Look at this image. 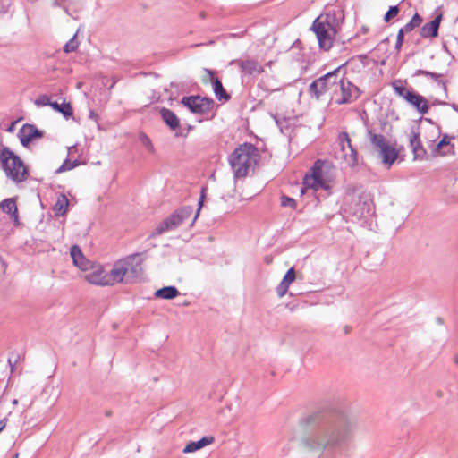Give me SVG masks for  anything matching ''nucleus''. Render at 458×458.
<instances>
[{
	"mask_svg": "<svg viewBox=\"0 0 458 458\" xmlns=\"http://www.w3.org/2000/svg\"><path fill=\"white\" fill-rule=\"evenodd\" d=\"M304 420L310 427L301 439L306 449L328 458L349 453L357 429V420L353 416L344 411L330 414L315 412Z\"/></svg>",
	"mask_w": 458,
	"mask_h": 458,
	"instance_id": "obj_1",
	"label": "nucleus"
},
{
	"mask_svg": "<svg viewBox=\"0 0 458 458\" xmlns=\"http://www.w3.org/2000/svg\"><path fill=\"white\" fill-rule=\"evenodd\" d=\"M142 267L139 254L127 256L117 260L109 271L110 285L120 283L131 284L140 278Z\"/></svg>",
	"mask_w": 458,
	"mask_h": 458,
	"instance_id": "obj_2",
	"label": "nucleus"
},
{
	"mask_svg": "<svg viewBox=\"0 0 458 458\" xmlns=\"http://www.w3.org/2000/svg\"><path fill=\"white\" fill-rule=\"evenodd\" d=\"M340 27V19L335 11L320 14L312 24L319 47L329 50Z\"/></svg>",
	"mask_w": 458,
	"mask_h": 458,
	"instance_id": "obj_3",
	"label": "nucleus"
},
{
	"mask_svg": "<svg viewBox=\"0 0 458 458\" xmlns=\"http://www.w3.org/2000/svg\"><path fill=\"white\" fill-rule=\"evenodd\" d=\"M258 148L251 143H243L229 156V164L236 178L247 176L250 168L258 162Z\"/></svg>",
	"mask_w": 458,
	"mask_h": 458,
	"instance_id": "obj_4",
	"label": "nucleus"
},
{
	"mask_svg": "<svg viewBox=\"0 0 458 458\" xmlns=\"http://www.w3.org/2000/svg\"><path fill=\"white\" fill-rule=\"evenodd\" d=\"M0 163L6 176L14 182H22L29 176V170L23 161L8 147H3L0 151Z\"/></svg>",
	"mask_w": 458,
	"mask_h": 458,
	"instance_id": "obj_5",
	"label": "nucleus"
},
{
	"mask_svg": "<svg viewBox=\"0 0 458 458\" xmlns=\"http://www.w3.org/2000/svg\"><path fill=\"white\" fill-rule=\"evenodd\" d=\"M368 138L372 146L377 149L383 165L389 169L398 158V151L395 146L382 134L368 131Z\"/></svg>",
	"mask_w": 458,
	"mask_h": 458,
	"instance_id": "obj_6",
	"label": "nucleus"
},
{
	"mask_svg": "<svg viewBox=\"0 0 458 458\" xmlns=\"http://www.w3.org/2000/svg\"><path fill=\"white\" fill-rule=\"evenodd\" d=\"M325 168V163L321 160H317L310 170V174H306L303 179L305 187L311 188L314 191L329 190L332 181Z\"/></svg>",
	"mask_w": 458,
	"mask_h": 458,
	"instance_id": "obj_7",
	"label": "nucleus"
},
{
	"mask_svg": "<svg viewBox=\"0 0 458 458\" xmlns=\"http://www.w3.org/2000/svg\"><path fill=\"white\" fill-rule=\"evenodd\" d=\"M192 213L191 207H183L177 209L170 216L160 222L154 231L150 233L149 237L153 238L162 233L176 229L182 223L190 218Z\"/></svg>",
	"mask_w": 458,
	"mask_h": 458,
	"instance_id": "obj_8",
	"label": "nucleus"
},
{
	"mask_svg": "<svg viewBox=\"0 0 458 458\" xmlns=\"http://www.w3.org/2000/svg\"><path fill=\"white\" fill-rule=\"evenodd\" d=\"M360 93L357 86L350 81L345 80L344 77H341L337 85L335 86L333 99H335L337 105L351 104L359 98Z\"/></svg>",
	"mask_w": 458,
	"mask_h": 458,
	"instance_id": "obj_9",
	"label": "nucleus"
},
{
	"mask_svg": "<svg viewBox=\"0 0 458 458\" xmlns=\"http://www.w3.org/2000/svg\"><path fill=\"white\" fill-rule=\"evenodd\" d=\"M338 72L339 68L315 80L310 85V93L318 99L323 94L329 92L331 94V98L333 99L335 86L337 85L340 79L338 77Z\"/></svg>",
	"mask_w": 458,
	"mask_h": 458,
	"instance_id": "obj_10",
	"label": "nucleus"
},
{
	"mask_svg": "<svg viewBox=\"0 0 458 458\" xmlns=\"http://www.w3.org/2000/svg\"><path fill=\"white\" fill-rule=\"evenodd\" d=\"M181 102L192 113L199 114H208L212 109L214 104L212 98L200 96L183 97Z\"/></svg>",
	"mask_w": 458,
	"mask_h": 458,
	"instance_id": "obj_11",
	"label": "nucleus"
},
{
	"mask_svg": "<svg viewBox=\"0 0 458 458\" xmlns=\"http://www.w3.org/2000/svg\"><path fill=\"white\" fill-rule=\"evenodd\" d=\"M89 271L85 274L84 278L91 284L107 286L110 285L109 271H105L100 264H92L89 266Z\"/></svg>",
	"mask_w": 458,
	"mask_h": 458,
	"instance_id": "obj_12",
	"label": "nucleus"
},
{
	"mask_svg": "<svg viewBox=\"0 0 458 458\" xmlns=\"http://www.w3.org/2000/svg\"><path fill=\"white\" fill-rule=\"evenodd\" d=\"M341 145V151L343 153V159L348 166H354L358 162L357 151L354 149L351 143V139L347 132H342L339 135Z\"/></svg>",
	"mask_w": 458,
	"mask_h": 458,
	"instance_id": "obj_13",
	"label": "nucleus"
},
{
	"mask_svg": "<svg viewBox=\"0 0 458 458\" xmlns=\"http://www.w3.org/2000/svg\"><path fill=\"white\" fill-rule=\"evenodd\" d=\"M240 71L247 75H257L264 72L263 66L255 59H237L232 62Z\"/></svg>",
	"mask_w": 458,
	"mask_h": 458,
	"instance_id": "obj_14",
	"label": "nucleus"
},
{
	"mask_svg": "<svg viewBox=\"0 0 458 458\" xmlns=\"http://www.w3.org/2000/svg\"><path fill=\"white\" fill-rule=\"evenodd\" d=\"M43 133L31 124L23 125L18 132V137L23 147H28L29 144L36 138L42 137Z\"/></svg>",
	"mask_w": 458,
	"mask_h": 458,
	"instance_id": "obj_15",
	"label": "nucleus"
},
{
	"mask_svg": "<svg viewBox=\"0 0 458 458\" xmlns=\"http://www.w3.org/2000/svg\"><path fill=\"white\" fill-rule=\"evenodd\" d=\"M406 97L405 101L416 108L420 114H425L428 113L429 106L423 96L412 91L411 94H407Z\"/></svg>",
	"mask_w": 458,
	"mask_h": 458,
	"instance_id": "obj_16",
	"label": "nucleus"
},
{
	"mask_svg": "<svg viewBox=\"0 0 458 458\" xmlns=\"http://www.w3.org/2000/svg\"><path fill=\"white\" fill-rule=\"evenodd\" d=\"M206 72L208 75L210 82L213 85V91L216 98L220 101H228L230 99V95L224 89L221 81L215 77V74L212 71L206 69Z\"/></svg>",
	"mask_w": 458,
	"mask_h": 458,
	"instance_id": "obj_17",
	"label": "nucleus"
},
{
	"mask_svg": "<svg viewBox=\"0 0 458 458\" xmlns=\"http://www.w3.org/2000/svg\"><path fill=\"white\" fill-rule=\"evenodd\" d=\"M409 143L412 150L414 159H424L427 152L420 142L419 132L412 131L409 138Z\"/></svg>",
	"mask_w": 458,
	"mask_h": 458,
	"instance_id": "obj_18",
	"label": "nucleus"
},
{
	"mask_svg": "<svg viewBox=\"0 0 458 458\" xmlns=\"http://www.w3.org/2000/svg\"><path fill=\"white\" fill-rule=\"evenodd\" d=\"M442 20V15H437L433 21L426 23L420 30V36L424 38H436L438 35V29Z\"/></svg>",
	"mask_w": 458,
	"mask_h": 458,
	"instance_id": "obj_19",
	"label": "nucleus"
},
{
	"mask_svg": "<svg viewBox=\"0 0 458 458\" xmlns=\"http://www.w3.org/2000/svg\"><path fill=\"white\" fill-rule=\"evenodd\" d=\"M70 254L75 266L83 271H87L89 269V266L91 262L84 257L79 246H72Z\"/></svg>",
	"mask_w": 458,
	"mask_h": 458,
	"instance_id": "obj_20",
	"label": "nucleus"
},
{
	"mask_svg": "<svg viewBox=\"0 0 458 458\" xmlns=\"http://www.w3.org/2000/svg\"><path fill=\"white\" fill-rule=\"evenodd\" d=\"M295 277H296L295 270L293 267H291L290 269H288V271L284 275L283 280L276 287V293L280 298H282L283 296L285 295L290 284L295 280Z\"/></svg>",
	"mask_w": 458,
	"mask_h": 458,
	"instance_id": "obj_21",
	"label": "nucleus"
},
{
	"mask_svg": "<svg viewBox=\"0 0 458 458\" xmlns=\"http://www.w3.org/2000/svg\"><path fill=\"white\" fill-rule=\"evenodd\" d=\"M160 115L164 123L172 130L175 131L180 127V120L177 115L167 108H161Z\"/></svg>",
	"mask_w": 458,
	"mask_h": 458,
	"instance_id": "obj_22",
	"label": "nucleus"
},
{
	"mask_svg": "<svg viewBox=\"0 0 458 458\" xmlns=\"http://www.w3.org/2000/svg\"><path fill=\"white\" fill-rule=\"evenodd\" d=\"M0 209L10 215L15 224L19 223L18 208L14 199H5L0 203Z\"/></svg>",
	"mask_w": 458,
	"mask_h": 458,
	"instance_id": "obj_23",
	"label": "nucleus"
},
{
	"mask_svg": "<svg viewBox=\"0 0 458 458\" xmlns=\"http://www.w3.org/2000/svg\"><path fill=\"white\" fill-rule=\"evenodd\" d=\"M215 441L214 437L207 436L203 437L199 441L195 442H190L183 449L184 454L192 453L195 451H198L210 444H212Z\"/></svg>",
	"mask_w": 458,
	"mask_h": 458,
	"instance_id": "obj_24",
	"label": "nucleus"
},
{
	"mask_svg": "<svg viewBox=\"0 0 458 458\" xmlns=\"http://www.w3.org/2000/svg\"><path fill=\"white\" fill-rule=\"evenodd\" d=\"M420 75H423L425 77H428V78L435 81L443 89V90L445 92L447 91L446 82L445 81H443L442 74L420 69L415 72L414 76H420Z\"/></svg>",
	"mask_w": 458,
	"mask_h": 458,
	"instance_id": "obj_25",
	"label": "nucleus"
},
{
	"mask_svg": "<svg viewBox=\"0 0 458 458\" xmlns=\"http://www.w3.org/2000/svg\"><path fill=\"white\" fill-rule=\"evenodd\" d=\"M179 295V291L175 286H165L155 292V297L157 299L172 300Z\"/></svg>",
	"mask_w": 458,
	"mask_h": 458,
	"instance_id": "obj_26",
	"label": "nucleus"
},
{
	"mask_svg": "<svg viewBox=\"0 0 458 458\" xmlns=\"http://www.w3.org/2000/svg\"><path fill=\"white\" fill-rule=\"evenodd\" d=\"M69 206V200L64 194L58 196L57 200L54 206V211L56 216H64L66 214Z\"/></svg>",
	"mask_w": 458,
	"mask_h": 458,
	"instance_id": "obj_27",
	"label": "nucleus"
},
{
	"mask_svg": "<svg viewBox=\"0 0 458 458\" xmlns=\"http://www.w3.org/2000/svg\"><path fill=\"white\" fill-rule=\"evenodd\" d=\"M50 106L56 112L61 113L66 119L70 118L72 115V107L70 103L63 102L62 104H58L57 102H53L50 104Z\"/></svg>",
	"mask_w": 458,
	"mask_h": 458,
	"instance_id": "obj_28",
	"label": "nucleus"
},
{
	"mask_svg": "<svg viewBox=\"0 0 458 458\" xmlns=\"http://www.w3.org/2000/svg\"><path fill=\"white\" fill-rule=\"evenodd\" d=\"M358 208H356L353 211L350 210L354 216L360 218L362 217L366 213L369 214L371 211L370 202L369 201H362L359 199Z\"/></svg>",
	"mask_w": 458,
	"mask_h": 458,
	"instance_id": "obj_29",
	"label": "nucleus"
},
{
	"mask_svg": "<svg viewBox=\"0 0 458 458\" xmlns=\"http://www.w3.org/2000/svg\"><path fill=\"white\" fill-rule=\"evenodd\" d=\"M422 23V18L419 13H415L411 20L404 25V27L401 28L400 30H403L404 34L412 31L415 28H418Z\"/></svg>",
	"mask_w": 458,
	"mask_h": 458,
	"instance_id": "obj_30",
	"label": "nucleus"
},
{
	"mask_svg": "<svg viewBox=\"0 0 458 458\" xmlns=\"http://www.w3.org/2000/svg\"><path fill=\"white\" fill-rule=\"evenodd\" d=\"M393 89L394 92L404 100H406V95L412 92V90H409L403 85H402L401 81L393 82Z\"/></svg>",
	"mask_w": 458,
	"mask_h": 458,
	"instance_id": "obj_31",
	"label": "nucleus"
},
{
	"mask_svg": "<svg viewBox=\"0 0 458 458\" xmlns=\"http://www.w3.org/2000/svg\"><path fill=\"white\" fill-rule=\"evenodd\" d=\"M399 11H400V9H399L398 5L390 6V8L388 9V11L386 13V14L384 16V21L386 22H389L393 18L397 16V14L399 13Z\"/></svg>",
	"mask_w": 458,
	"mask_h": 458,
	"instance_id": "obj_32",
	"label": "nucleus"
},
{
	"mask_svg": "<svg viewBox=\"0 0 458 458\" xmlns=\"http://www.w3.org/2000/svg\"><path fill=\"white\" fill-rule=\"evenodd\" d=\"M449 145V139L447 135H445L442 140L435 146L433 149V155L442 154L441 149Z\"/></svg>",
	"mask_w": 458,
	"mask_h": 458,
	"instance_id": "obj_33",
	"label": "nucleus"
},
{
	"mask_svg": "<svg viewBox=\"0 0 458 458\" xmlns=\"http://www.w3.org/2000/svg\"><path fill=\"white\" fill-rule=\"evenodd\" d=\"M78 42L76 41V35H74L64 47L65 53H71L77 49Z\"/></svg>",
	"mask_w": 458,
	"mask_h": 458,
	"instance_id": "obj_34",
	"label": "nucleus"
},
{
	"mask_svg": "<svg viewBox=\"0 0 458 458\" xmlns=\"http://www.w3.org/2000/svg\"><path fill=\"white\" fill-rule=\"evenodd\" d=\"M140 140L141 144L149 151L154 152V146L150 140V139L144 133L140 135Z\"/></svg>",
	"mask_w": 458,
	"mask_h": 458,
	"instance_id": "obj_35",
	"label": "nucleus"
},
{
	"mask_svg": "<svg viewBox=\"0 0 458 458\" xmlns=\"http://www.w3.org/2000/svg\"><path fill=\"white\" fill-rule=\"evenodd\" d=\"M53 102L50 100L47 95H40L35 101L34 104L37 106H50Z\"/></svg>",
	"mask_w": 458,
	"mask_h": 458,
	"instance_id": "obj_36",
	"label": "nucleus"
},
{
	"mask_svg": "<svg viewBox=\"0 0 458 458\" xmlns=\"http://www.w3.org/2000/svg\"><path fill=\"white\" fill-rule=\"evenodd\" d=\"M281 205L283 207H290L291 208L294 209L296 208V201L293 198H290L287 196H282L281 197Z\"/></svg>",
	"mask_w": 458,
	"mask_h": 458,
	"instance_id": "obj_37",
	"label": "nucleus"
},
{
	"mask_svg": "<svg viewBox=\"0 0 458 458\" xmlns=\"http://www.w3.org/2000/svg\"><path fill=\"white\" fill-rule=\"evenodd\" d=\"M76 166L75 163H72L69 159H66L62 165L56 170V173H63L71 170Z\"/></svg>",
	"mask_w": 458,
	"mask_h": 458,
	"instance_id": "obj_38",
	"label": "nucleus"
},
{
	"mask_svg": "<svg viewBox=\"0 0 458 458\" xmlns=\"http://www.w3.org/2000/svg\"><path fill=\"white\" fill-rule=\"evenodd\" d=\"M404 41V33L403 30H398L395 43V49L399 52Z\"/></svg>",
	"mask_w": 458,
	"mask_h": 458,
	"instance_id": "obj_39",
	"label": "nucleus"
},
{
	"mask_svg": "<svg viewBox=\"0 0 458 458\" xmlns=\"http://www.w3.org/2000/svg\"><path fill=\"white\" fill-rule=\"evenodd\" d=\"M204 197H205V189L203 188V189L201 190V196H200V199H199V208H198L197 213H196V215H195V216H194V218H193V220H192L191 225H192V224L194 223V221L197 219V216H198V215H199V209H200V208H201V206H202V204H203Z\"/></svg>",
	"mask_w": 458,
	"mask_h": 458,
	"instance_id": "obj_40",
	"label": "nucleus"
},
{
	"mask_svg": "<svg viewBox=\"0 0 458 458\" xmlns=\"http://www.w3.org/2000/svg\"><path fill=\"white\" fill-rule=\"evenodd\" d=\"M17 360H18V356L17 355H12V356L9 357L8 363L11 366V370L12 371L13 370V368H14L15 364L17 363Z\"/></svg>",
	"mask_w": 458,
	"mask_h": 458,
	"instance_id": "obj_41",
	"label": "nucleus"
},
{
	"mask_svg": "<svg viewBox=\"0 0 458 458\" xmlns=\"http://www.w3.org/2000/svg\"><path fill=\"white\" fill-rule=\"evenodd\" d=\"M89 118L93 120L94 122L98 123V115L93 110H90Z\"/></svg>",
	"mask_w": 458,
	"mask_h": 458,
	"instance_id": "obj_42",
	"label": "nucleus"
},
{
	"mask_svg": "<svg viewBox=\"0 0 458 458\" xmlns=\"http://www.w3.org/2000/svg\"><path fill=\"white\" fill-rule=\"evenodd\" d=\"M6 419L0 420V432H2L6 427Z\"/></svg>",
	"mask_w": 458,
	"mask_h": 458,
	"instance_id": "obj_43",
	"label": "nucleus"
},
{
	"mask_svg": "<svg viewBox=\"0 0 458 458\" xmlns=\"http://www.w3.org/2000/svg\"><path fill=\"white\" fill-rule=\"evenodd\" d=\"M18 456H19V454H18V453H15V454L13 455V457H12V458H18Z\"/></svg>",
	"mask_w": 458,
	"mask_h": 458,
	"instance_id": "obj_44",
	"label": "nucleus"
},
{
	"mask_svg": "<svg viewBox=\"0 0 458 458\" xmlns=\"http://www.w3.org/2000/svg\"><path fill=\"white\" fill-rule=\"evenodd\" d=\"M452 106H453V108H454V110H457V106H456V105L453 104V105H452Z\"/></svg>",
	"mask_w": 458,
	"mask_h": 458,
	"instance_id": "obj_45",
	"label": "nucleus"
},
{
	"mask_svg": "<svg viewBox=\"0 0 458 458\" xmlns=\"http://www.w3.org/2000/svg\"><path fill=\"white\" fill-rule=\"evenodd\" d=\"M455 361H456V363H458V357L456 358Z\"/></svg>",
	"mask_w": 458,
	"mask_h": 458,
	"instance_id": "obj_46",
	"label": "nucleus"
}]
</instances>
